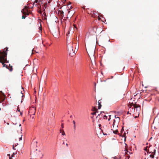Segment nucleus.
Returning <instances> with one entry per match:
<instances>
[{"label": "nucleus", "instance_id": "obj_16", "mask_svg": "<svg viewBox=\"0 0 159 159\" xmlns=\"http://www.w3.org/2000/svg\"><path fill=\"white\" fill-rule=\"evenodd\" d=\"M133 106L134 108H138L139 106V105H137L134 104H133Z\"/></svg>", "mask_w": 159, "mask_h": 159}, {"label": "nucleus", "instance_id": "obj_44", "mask_svg": "<svg viewBox=\"0 0 159 159\" xmlns=\"http://www.w3.org/2000/svg\"><path fill=\"white\" fill-rule=\"evenodd\" d=\"M21 126V124H19V126Z\"/></svg>", "mask_w": 159, "mask_h": 159}, {"label": "nucleus", "instance_id": "obj_9", "mask_svg": "<svg viewBox=\"0 0 159 159\" xmlns=\"http://www.w3.org/2000/svg\"><path fill=\"white\" fill-rule=\"evenodd\" d=\"M119 123V122H116L114 120L113 121V124L112 125L113 128H114V127H118Z\"/></svg>", "mask_w": 159, "mask_h": 159}, {"label": "nucleus", "instance_id": "obj_5", "mask_svg": "<svg viewBox=\"0 0 159 159\" xmlns=\"http://www.w3.org/2000/svg\"><path fill=\"white\" fill-rule=\"evenodd\" d=\"M28 7L27 6L25 7L22 10L21 12L25 15H28L29 14L30 12L28 9Z\"/></svg>", "mask_w": 159, "mask_h": 159}, {"label": "nucleus", "instance_id": "obj_46", "mask_svg": "<svg viewBox=\"0 0 159 159\" xmlns=\"http://www.w3.org/2000/svg\"><path fill=\"white\" fill-rule=\"evenodd\" d=\"M13 148L14 149H15L14 148V147H13Z\"/></svg>", "mask_w": 159, "mask_h": 159}, {"label": "nucleus", "instance_id": "obj_12", "mask_svg": "<svg viewBox=\"0 0 159 159\" xmlns=\"http://www.w3.org/2000/svg\"><path fill=\"white\" fill-rule=\"evenodd\" d=\"M4 99L2 94L0 93V103H1Z\"/></svg>", "mask_w": 159, "mask_h": 159}, {"label": "nucleus", "instance_id": "obj_47", "mask_svg": "<svg viewBox=\"0 0 159 159\" xmlns=\"http://www.w3.org/2000/svg\"><path fill=\"white\" fill-rule=\"evenodd\" d=\"M92 65H93V63L92 62Z\"/></svg>", "mask_w": 159, "mask_h": 159}, {"label": "nucleus", "instance_id": "obj_20", "mask_svg": "<svg viewBox=\"0 0 159 159\" xmlns=\"http://www.w3.org/2000/svg\"><path fill=\"white\" fill-rule=\"evenodd\" d=\"M93 111H98V110L96 108H94Z\"/></svg>", "mask_w": 159, "mask_h": 159}, {"label": "nucleus", "instance_id": "obj_15", "mask_svg": "<svg viewBox=\"0 0 159 159\" xmlns=\"http://www.w3.org/2000/svg\"><path fill=\"white\" fill-rule=\"evenodd\" d=\"M115 120H116V122H119L120 121V118L119 117H116V116H115Z\"/></svg>", "mask_w": 159, "mask_h": 159}, {"label": "nucleus", "instance_id": "obj_3", "mask_svg": "<svg viewBox=\"0 0 159 159\" xmlns=\"http://www.w3.org/2000/svg\"><path fill=\"white\" fill-rule=\"evenodd\" d=\"M52 33L53 36L56 38L59 37V30L58 28H53L52 30Z\"/></svg>", "mask_w": 159, "mask_h": 159}, {"label": "nucleus", "instance_id": "obj_6", "mask_svg": "<svg viewBox=\"0 0 159 159\" xmlns=\"http://www.w3.org/2000/svg\"><path fill=\"white\" fill-rule=\"evenodd\" d=\"M47 2H45V3L42 5V6H40V10L39 11V13L40 14H41L42 13V12L41 11L42 10L43 11H44L45 10V9L47 7Z\"/></svg>", "mask_w": 159, "mask_h": 159}, {"label": "nucleus", "instance_id": "obj_22", "mask_svg": "<svg viewBox=\"0 0 159 159\" xmlns=\"http://www.w3.org/2000/svg\"><path fill=\"white\" fill-rule=\"evenodd\" d=\"M42 15L43 16H46V13H45V12H44L43 13Z\"/></svg>", "mask_w": 159, "mask_h": 159}, {"label": "nucleus", "instance_id": "obj_23", "mask_svg": "<svg viewBox=\"0 0 159 159\" xmlns=\"http://www.w3.org/2000/svg\"><path fill=\"white\" fill-rule=\"evenodd\" d=\"M19 111V112H20V109H19V107H18L17 108V111Z\"/></svg>", "mask_w": 159, "mask_h": 159}, {"label": "nucleus", "instance_id": "obj_10", "mask_svg": "<svg viewBox=\"0 0 159 159\" xmlns=\"http://www.w3.org/2000/svg\"><path fill=\"white\" fill-rule=\"evenodd\" d=\"M104 112L103 111L101 112V113L100 114H98V116L96 117V118H97L98 117L99 118H102L103 117V114L104 113Z\"/></svg>", "mask_w": 159, "mask_h": 159}, {"label": "nucleus", "instance_id": "obj_32", "mask_svg": "<svg viewBox=\"0 0 159 159\" xmlns=\"http://www.w3.org/2000/svg\"><path fill=\"white\" fill-rule=\"evenodd\" d=\"M21 94H22V96H21V97H22L24 96V95H23V94L22 93V92H21Z\"/></svg>", "mask_w": 159, "mask_h": 159}, {"label": "nucleus", "instance_id": "obj_21", "mask_svg": "<svg viewBox=\"0 0 159 159\" xmlns=\"http://www.w3.org/2000/svg\"><path fill=\"white\" fill-rule=\"evenodd\" d=\"M62 135H65V133L64 131V130H63V131L62 132Z\"/></svg>", "mask_w": 159, "mask_h": 159}, {"label": "nucleus", "instance_id": "obj_19", "mask_svg": "<svg viewBox=\"0 0 159 159\" xmlns=\"http://www.w3.org/2000/svg\"><path fill=\"white\" fill-rule=\"evenodd\" d=\"M73 123L74 124V128L75 129V122L74 120H73Z\"/></svg>", "mask_w": 159, "mask_h": 159}, {"label": "nucleus", "instance_id": "obj_28", "mask_svg": "<svg viewBox=\"0 0 159 159\" xmlns=\"http://www.w3.org/2000/svg\"><path fill=\"white\" fill-rule=\"evenodd\" d=\"M61 127L62 128H64V126H63V123L61 124Z\"/></svg>", "mask_w": 159, "mask_h": 159}, {"label": "nucleus", "instance_id": "obj_1", "mask_svg": "<svg viewBox=\"0 0 159 159\" xmlns=\"http://www.w3.org/2000/svg\"><path fill=\"white\" fill-rule=\"evenodd\" d=\"M8 49V48L6 47L4 49L3 52L0 51V63H2L3 67H6V68L9 69L10 71H11L12 70V66H11L9 65L10 68H9L6 64H5V63L8 62V61L6 58L7 55Z\"/></svg>", "mask_w": 159, "mask_h": 159}, {"label": "nucleus", "instance_id": "obj_41", "mask_svg": "<svg viewBox=\"0 0 159 159\" xmlns=\"http://www.w3.org/2000/svg\"><path fill=\"white\" fill-rule=\"evenodd\" d=\"M9 159H12L11 157H9Z\"/></svg>", "mask_w": 159, "mask_h": 159}, {"label": "nucleus", "instance_id": "obj_39", "mask_svg": "<svg viewBox=\"0 0 159 159\" xmlns=\"http://www.w3.org/2000/svg\"><path fill=\"white\" fill-rule=\"evenodd\" d=\"M60 133L61 132V129L60 130Z\"/></svg>", "mask_w": 159, "mask_h": 159}, {"label": "nucleus", "instance_id": "obj_42", "mask_svg": "<svg viewBox=\"0 0 159 159\" xmlns=\"http://www.w3.org/2000/svg\"><path fill=\"white\" fill-rule=\"evenodd\" d=\"M72 117V116H70V118Z\"/></svg>", "mask_w": 159, "mask_h": 159}, {"label": "nucleus", "instance_id": "obj_18", "mask_svg": "<svg viewBox=\"0 0 159 159\" xmlns=\"http://www.w3.org/2000/svg\"><path fill=\"white\" fill-rule=\"evenodd\" d=\"M103 118L105 119H107V116H106L105 115H103Z\"/></svg>", "mask_w": 159, "mask_h": 159}, {"label": "nucleus", "instance_id": "obj_2", "mask_svg": "<svg viewBox=\"0 0 159 159\" xmlns=\"http://www.w3.org/2000/svg\"><path fill=\"white\" fill-rule=\"evenodd\" d=\"M67 48L68 52L69 54V55L72 57L75 55L76 52H77V51H73V46L71 43L68 44L67 46Z\"/></svg>", "mask_w": 159, "mask_h": 159}, {"label": "nucleus", "instance_id": "obj_13", "mask_svg": "<svg viewBox=\"0 0 159 159\" xmlns=\"http://www.w3.org/2000/svg\"><path fill=\"white\" fill-rule=\"evenodd\" d=\"M43 0H40L39 1L38 0H35V2H34L33 4H34L35 3H38L39 4H40V3H43Z\"/></svg>", "mask_w": 159, "mask_h": 159}, {"label": "nucleus", "instance_id": "obj_40", "mask_svg": "<svg viewBox=\"0 0 159 159\" xmlns=\"http://www.w3.org/2000/svg\"><path fill=\"white\" fill-rule=\"evenodd\" d=\"M7 124L8 125H9V123H7Z\"/></svg>", "mask_w": 159, "mask_h": 159}, {"label": "nucleus", "instance_id": "obj_8", "mask_svg": "<svg viewBox=\"0 0 159 159\" xmlns=\"http://www.w3.org/2000/svg\"><path fill=\"white\" fill-rule=\"evenodd\" d=\"M117 128V127H114V128H113V129H112L111 130H113V133L115 134H118L120 136V134H118V129H116Z\"/></svg>", "mask_w": 159, "mask_h": 159}, {"label": "nucleus", "instance_id": "obj_35", "mask_svg": "<svg viewBox=\"0 0 159 159\" xmlns=\"http://www.w3.org/2000/svg\"><path fill=\"white\" fill-rule=\"evenodd\" d=\"M115 159H120V158H115Z\"/></svg>", "mask_w": 159, "mask_h": 159}, {"label": "nucleus", "instance_id": "obj_7", "mask_svg": "<svg viewBox=\"0 0 159 159\" xmlns=\"http://www.w3.org/2000/svg\"><path fill=\"white\" fill-rule=\"evenodd\" d=\"M148 152H150L152 153L150 155V156L151 158H153L154 157V154H155V152H156V150H155V149H154L153 150V151L152 152L151 151L150 152V150L149 149L148 150Z\"/></svg>", "mask_w": 159, "mask_h": 159}, {"label": "nucleus", "instance_id": "obj_4", "mask_svg": "<svg viewBox=\"0 0 159 159\" xmlns=\"http://www.w3.org/2000/svg\"><path fill=\"white\" fill-rule=\"evenodd\" d=\"M124 155L123 158L125 159H129L130 157L129 155L132 154V153L128 151V149L126 147H125V148L124 150Z\"/></svg>", "mask_w": 159, "mask_h": 159}, {"label": "nucleus", "instance_id": "obj_27", "mask_svg": "<svg viewBox=\"0 0 159 159\" xmlns=\"http://www.w3.org/2000/svg\"><path fill=\"white\" fill-rule=\"evenodd\" d=\"M74 27L75 28H77V27H76V25L74 24Z\"/></svg>", "mask_w": 159, "mask_h": 159}, {"label": "nucleus", "instance_id": "obj_43", "mask_svg": "<svg viewBox=\"0 0 159 159\" xmlns=\"http://www.w3.org/2000/svg\"><path fill=\"white\" fill-rule=\"evenodd\" d=\"M125 140H126V138H125Z\"/></svg>", "mask_w": 159, "mask_h": 159}, {"label": "nucleus", "instance_id": "obj_30", "mask_svg": "<svg viewBox=\"0 0 159 159\" xmlns=\"http://www.w3.org/2000/svg\"><path fill=\"white\" fill-rule=\"evenodd\" d=\"M7 156L9 157H10V154H7Z\"/></svg>", "mask_w": 159, "mask_h": 159}, {"label": "nucleus", "instance_id": "obj_24", "mask_svg": "<svg viewBox=\"0 0 159 159\" xmlns=\"http://www.w3.org/2000/svg\"><path fill=\"white\" fill-rule=\"evenodd\" d=\"M124 130V129H123V127H122V129H121V131L120 132H121V133H122V132Z\"/></svg>", "mask_w": 159, "mask_h": 159}, {"label": "nucleus", "instance_id": "obj_25", "mask_svg": "<svg viewBox=\"0 0 159 159\" xmlns=\"http://www.w3.org/2000/svg\"><path fill=\"white\" fill-rule=\"evenodd\" d=\"M22 135H21V137L20 138H19V140L20 141V140H21L22 139Z\"/></svg>", "mask_w": 159, "mask_h": 159}, {"label": "nucleus", "instance_id": "obj_31", "mask_svg": "<svg viewBox=\"0 0 159 159\" xmlns=\"http://www.w3.org/2000/svg\"><path fill=\"white\" fill-rule=\"evenodd\" d=\"M144 150H145V151H147V148H144Z\"/></svg>", "mask_w": 159, "mask_h": 159}, {"label": "nucleus", "instance_id": "obj_26", "mask_svg": "<svg viewBox=\"0 0 159 159\" xmlns=\"http://www.w3.org/2000/svg\"><path fill=\"white\" fill-rule=\"evenodd\" d=\"M25 16H22V19H25Z\"/></svg>", "mask_w": 159, "mask_h": 159}, {"label": "nucleus", "instance_id": "obj_29", "mask_svg": "<svg viewBox=\"0 0 159 159\" xmlns=\"http://www.w3.org/2000/svg\"><path fill=\"white\" fill-rule=\"evenodd\" d=\"M15 154L14 153H13V154L11 155V157H13L14 156V155Z\"/></svg>", "mask_w": 159, "mask_h": 159}, {"label": "nucleus", "instance_id": "obj_11", "mask_svg": "<svg viewBox=\"0 0 159 159\" xmlns=\"http://www.w3.org/2000/svg\"><path fill=\"white\" fill-rule=\"evenodd\" d=\"M64 12L62 11L59 10L58 11V14L61 16V18H63L64 16Z\"/></svg>", "mask_w": 159, "mask_h": 159}, {"label": "nucleus", "instance_id": "obj_34", "mask_svg": "<svg viewBox=\"0 0 159 159\" xmlns=\"http://www.w3.org/2000/svg\"><path fill=\"white\" fill-rule=\"evenodd\" d=\"M66 146L67 147H68V144L67 143H66Z\"/></svg>", "mask_w": 159, "mask_h": 159}, {"label": "nucleus", "instance_id": "obj_36", "mask_svg": "<svg viewBox=\"0 0 159 159\" xmlns=\"http://www.w3.org/2000/svg\"><path fill=\"white\" fill-rule=\"evenodd\" d=\"M20 115H22V113L21 112H20Z\"/></svg>", "mask_w": 159, "mask_h": 159}, {"label": "nucleus", "instance_id": "obj_14", "mask_svg": "<svg viewBox=\"0 0 159 159\" xmlns=\"http://www.w3.org/2000/svg\"><path fill=\"white\" fill-rule=\"evenodd\" d=\"M98 107L99 109H100L102 106V105L101 104V100H99L98 102Z\"/></svg>", "mask_w": 159, "mask_h": 159}, {"label": "nucleus", "instance_id": "obj_38", "mask_svg": "<svg viewBox=\"0 0 159 159\" xmlns=\"http://www.w3.org/2000/svg\"><path fill=\"white\" fill-rule=\"evenodd\" d=\"M63 144H65V142H63Z\"/></svg>", "mask_w": 159, "mask_h": 159}, {"label": "nucleus", "instance_id": "obj_33", "mask_svg": "<svg viewBox=\"0 0 159 159\" xmlns=\"http://www.w3.org/2000/svg\"><path fill=\"white\" fill-rule=\"evenodd\" d=\"M110 116V117L109 118L108 120H110V119H111V116Z\"/></svg>", "mask_w": 159, "mask_h": 159}, {"label": "nucleus", "instance_id": "obj_17", "mask_svg": "<svg viewBox=\"0 0 159 159\" xmlns=\"http://www.w3.org/2000/svg\"><path fill=\"white\" fill-rule=\"evenodd\" d=\"M98 111H95V112H93V113H91V114L92 115H96V113H98Z\"/></svg>", "mask_w": 159, "mask_h": 159}, {"label": "nucleus", "instance_id": "obj_45", "mask_svg": "<svg viewBox=\"0 0 159 159\" xmlns=\"http://www.w3.org/2000/svg\"><path fill=\"white\" fill-rule=\"evenodd\" d=\"M125 145H126V146H127V145L126 144H125Z\"/></svg>", "mask_w": 159, "mask_h": 159}, {"label": "nucleus", "instance_id": "obj_48", "mask_svg": "<svg viewBox=\"0 0 159 159\" xmlns=\"http://www.w3.org/2000/svg\"><path fill=\"white\" fill-rule=\"evenodd\" d=\"M1 110V108H0V111Z\"/></svg>", "mask_w": 159, "mask_h": 159}, {"label": "nucleus", "instance_id": "obj_37", "mask_svg": "<svg viewBox=\"0 0 159 159\" xmlns=\"http://www.w3.org/2000/svg\"><path fill=\"white\" fill-rule=\"evenodd\" d=\"M99 127H100L101 126V125L100 124H99Z\"/></svg>", "mask_w": 159, "mask_h": 159}, {"label": "nucleus", "instance_id": "obj_49", "mask_svg": "<svg viewBox=\"0 0 159 159\" xmlns=\"http://www.w3.org/2000/svg\"><path fill=\"white\" fill-rule=\"evenodd\" d=\"M114 159H115V158H114Z\"/></svg>", "mask_w": 159, "mask_h": 159}]
</instances>
